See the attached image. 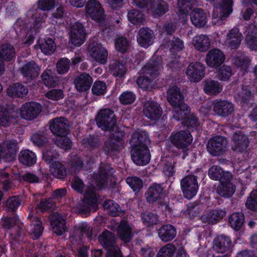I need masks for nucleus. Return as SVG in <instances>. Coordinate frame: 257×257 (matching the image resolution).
<instances>
[{
	"instance_id": "obj_7",
	"label": "nucleus",
	"mask_w": 257,
	"mask_h": 257,
	"mask_svg": "<svg viewBox=\"0 0 257 257\" xmlns=\"http://www.w3.org/2000/svg\"><path fill=\"white\" fill-rule=\"evenodd\" d=\"M86 16L96 22L100 23L104 20L105 15L104 10L97 0H88L85 4Z\"/></svg>"
},
{
	"instance_id": "obj_63",
	"label": "nucleus",
	"mask_w": 257,
	"mask_h": 257,
	"mask_svg": "<svg viewBox=\"0 0 257 257\" xmlns=\"http://www.w3.org/2000/svg\"><path fill=\"white\" fill-rule=\"evenodd\" d=\"M70 61L67 58H61L56 64L57 71L59 74L66 73L70 69Z\"/></svg>"
},
{
	"instance_id": "obj_29",
	"label": "nucleus",
	"mask_w": 257,
	"mask_h": 257,
	"mask_svg": "<svg viewBox=\"0 0 257 257\" xmlns=\"http://www.w3.org/2000/svg\"><path fill=\"white\" fill-rule=\"evenodd\" d=\"M149 9L154 18H159L169 11V5L164 0H153Z\"/></svg>"
},
{
	"instance_id": "obj_56",
	"label": "nucleus",
	"mask_w": 257,
	"mask_h": 257,
	"mask_svg": "<svg viewBox=\"0 0 257 257\" xmlns=\"http://www.w3.org/2000/svg\"><path fill=\"white\" fill-rule=\"evenodd\" d=\"M182 124L184 126L187 127L186 130L193 131L197 128L199 125V120L197 116L194 114H189L184 120L182 121Z\"/></svg>"
},
{
	"instance_id": "obj_33",
	"label": "nucleus",
	"mask_w": 257,
	"mask_h": 257,
	"mask_svg": "<svg viewBox=\"0 0 257 257\" xmlns=\"http://www.w3.org/2000/svg\"><path fill=\"white\" fill-rule=\"evenodd\" d=\"M153 31L147 27L140 29L137 35V42L141 47L148 48L152 44Z\"/></svg>"
},
{
	"instance_id": "obj_27",
	"label": "nucleus",
	"mask_w": 257,
	"mask_h": 257,
	"mask_svg": "<svg viewBox=\"0 0 257 257\" xmlns=\"http://www.w3.org/2000/svg\"><path fill=\"white\" fill-rule=\"evenodd\" d=\"M101 245L107 250L118 247L116 244V237L113 233L108 230L104 231L98 237Z\"/></svg>"
},
{
	"instance_id": "obj_11",
	"label": "nucleus",
	"mask_w": 257,
	"mask_h": 257,
	"mask_svg": "<svg viewBox=\"0 0 257 257\" xmlns=\"http://www.w3.org/2000/svg\"><path fill=\"white\" fill-rule=\"evenodd\" d=\"M181 187L184 197L191 199L197 192L198 185L197 177L193 175H188L181 181Z\"/></svg>"
},
{
	"instance_id": "obj_53",
	"label": "nucleus",
	"mask_w": 257,
	"mask_h": 257,
	"mask_svg": "<svg viewBox=\"0 0 257 257\" xmlns=\"http://www.w3.org/2000/svg\"><path fill=\"white\" fill-rule=\"evenodd\" d=\"M40 48L44 54L51 55L55 50L56 44L52 38H47L44 39L43 43L40 44Z\"/></svg>"
},
{
	"instance_id": "obj_12",
	"label": "nucleus",
	"mask_w": 257,
	"mask_h": 257,
	"mask_svg": "<svg viewBox=\"0 0 257 257\" xmlns=\"http://www.w3.org/2000/svg\"><path fill=\"white\" fill-rule=\"evenodd\" d=\"M205 66L200 62L191 63L188 66L186 74L192 82H199L205 76Z\"/></svg>"
},
{
	"instance_id": "obj_15",
	"label": "nucleus",
	"mask_w": 257,
	"mask_h": 257,
	"mask_svg": "<svg viewBox=\"0 0 257 257\" xmlns=\"http://www.w3.org/2000/svg\"><path fill=\"white\" fill-rule=\"evenodd\" d=\"M226 145V138L222 136H216L209 140L207 149L210 154L218 156L223 153Z\"/></svg>"
},
{
	"instance_id": "obj_48",
	"label": "nucleus",
	"mask_w": 257,
	"mask_h": 257,
	"mask_svg": "<svg viewBox=\"0 0 257 257\" xmlns=\"http://www.w3.org/2000/svg\"><path fill=\"white\" fill-rule=\"evenodd\" d=\"M12 112L7 107L0 105V125L4 126H9L12 119H15L16 116L12 114Z\"/></svg>"
},
{
	"instance_id": "obj_5",
	"label": "nucleus",
	"mask_w": 257,
	"mask_h": 257,
	"mask_svg": "<svg viewBox=\"0 0 257 257\" xmlns=\"http://www.w3.org/2000/svg\"><path fill=\"white\" fill-rule=\"evenodd\" d=\"M97 125L102 131H111L116 125L117 120L113 110L109 108L100 109L95 117Z\"/></svg>"
},
{
	"instance_id": "obj_20",
	"label": "nucleus",
	"mask_w": 257,
	"mask_h": 257,
	"mask_svg": "<svg viewBox=\"0 0 257 257\" xmlns=\"http://www.w3.org/2000/svg\"><path fill=\"white\" fill-rule=\"evenodd\" d=\"M225 59V55L220 50L214 48L208 51L205 60L208 66L217 68L223 64Z\"/></svg>"
},
{
	"instance_id": "obj_2",
	"label": "nucleus",
	"mask_w": 257,
	"mask_h": 257,
	"mask_svg": "<svg viewBox=\"0 0 257 257\" xmlns=\"http://www.w3.org/2000/svg\"><path fill=\"white\" fill-rule=\"evenodd\" d=\"M149 136L146 131H141L132 135L130 141L132 161H150L151 156L147 142Z\"/></svg>"
},
{
	"instance_id": "obj_50",
	"label": "nucleus",
	"mask_w": 257,
	"mask_h": 257,
	"mask_svg": "<svg viewBox=\"0 0 257 257\" xmlns=\"http://www.w3.org/2000/svg\"><path fill=\"white\" fill-rule=\"evenodd\" d=\"M127 19L130 23L135 25H141L145 21V15L139 10L132 9L128 11Z\"/></svg>"
},
{
	"instance_id": "obj_42",
	"label": "nucleus",
	"mask_w": 257,
	"mask_h": 257,
	"mask_svg": "<svg viewBox=\"0 0 257 257\" xmlns=\"http://www.w3.org/2000/svg\"><path fill=\"white\" fill-rule=\"evenodd\" d=\"M193 45L196 50L200 52H205L210 46V41L206 35H197L193 39Z\"/></svg>"
},
{
	"instance_id": "obj_10",
	"label": "nucleus",
	"mask_w": 257,
	"mask_h": 257,
	"mask_svg": "<svg viewBox=\"0 0 257 257\" xmlns=\"http://www.w3.org/2000/svg\"><path fill=\"white\" fill-rule=\"evenodd\" d=\"M124 134L122 132L111 134L104 142L103 150L107 155L118 152L123 143Z\"/></svg>"
},
{
	"instance_id": "obj_58",
	"label": "nucleus",
	"mask_w": 257,
	"mask_h": 257,
	"mask_svg": "<svg viewBox=\"0 0 257 257\" xmlns=\"http://www.w3.org/2000/svg\"><path fill=\"white\" fill-rule=\"evenodd\" d=\"M232 75V72L231 67L226 65H223L216 72L217 78L223 81L228 80Z\"/></svg>"
},
{
	"instance_id": "obj_32",
	"label": "nucleus",
	"mask_w": 257,
	"mask_h": 257,
	"mask_svg": "<svg viewBox=\"0 0 257 257\" xmlns=\"http://www.w3.org/2000/svg\"><path fill=\"white\" fill-rule=\"evenodd\" d=\"M117 235L124 243L129 242L133 238L132 228L124 220H121L117 227Z\"/></svg>"
},
{
	"instance_id": "obj_25",
	"label": "nucleus",
	"mask_w": 257,
	"mask_h": 257,
	"mask_svg": "<svg viewBox=\"0 0 257 257\" xmlns=\"http://www.w3.org/2000/svg\"><path fill=\"white\" fill-rule=\"evenodd\" d=\"M93 79L91 76L86 72H83L74 80L75 87L79 92L89 90L92 85Z\"/></svg>"
},
{
	"instance_id": "obj_28",
	"label": "nucleus",
	"mask_w": 257,
	"mask_h": 257,
	"mask_svg": "<svg viewBox=\"0 0 257 257\" xmlns=\"http://www.w3.org/2000/svg\"><path fill=\"white\" fill-rule=\"evenodd\" d=\"M225 214L223 210H212L204 213L200 219L203 223L213 224L221 220Z\"/></svg>"
},
{
	"instance_id": "obj_64",
	"label": "nucleus",
	"mask_w": 257,
	"mask_h": 257,
	"mask_svg": "<svg viewBox=\"0 0 257 257\" xmlns=\"http://www.w3.org/2000/svg\"><path fill=\"white\" fill-rule=\"evenodd\" d=\"M245 205L252 211H257V189L250 193L247 199Z\"/></svg>"
},
{
	"instance_id": "obj_40",
	"label": "nucleus",
	"mask_w": 257,
	"mask_h": 257,
	"mask_svg": "<svg viewBox=\"0 0 257 257\" xmlns=\"http://www.w3.org/2000/svg\"><path fill=\"white\" fill-rule=\"evenodd\" d=\"M28 93L27 87L21 83H16L7 89L8 95L14 98H23L27 95Z\"/></svg>"
},
{
	"instance_id": "obj_19",
	"label": "nucleus",
	"mask_w": 257,
	"mask_h": 257,
	"mask_svg": "<svg viewBox=\"0 0 257 257\" xmlns=\"http://www.w3.org/2000/svg\"><path fill=\"white\" fill-rule=\"evenodd\" d=\"M143 112L146 117L151 120L160 118L162 114V109L158 102L154 100H148L145 102Z\"/></svg>"
},
{
	"instance_id": "obj_57",
	"label": "nucleus",
	"mask_w": 257,
	"mask_h": 257,
	"mask_svg": "<svg viewBox=\"0 0 257 257\" xmlns=\"http://www.w3.org/2000/svg\"><path fill=\"white\" fill-rule=\"evenodd\" d=\"M81 142L85 148L92 150L96 148L98 146L99 139L94 134H89L88 137L83 138Z\"/></svg>"
},
{
	"instance_id": "obj_41",
	"label": "nucleus",
	"mask_w": 257,
	"mask_h": 257,
	"mask_svg": "<svg viewBox=\"0 0 257 257\" xmlns=\"http://www.w3.org/2000/svg\"><path fill=\"white\" fill-rule=\"evenodd\" d=\"M230 180L220 182L217 188V193L223 197H229L234 193L235 187L230 182Z\"/></svg>"
},
{
	"instance_id": "obj_24",
	"label": "nucleus",
	"mask_w": 257,
	"mask_h": 257,
	"mask_svg": "<svg viewBox=\"0 0 257 257\" xmlns=\"http://www.w3.org/2000/svg\"><path fill=\"white\" fill-rule=\"evenodd\" d=\"M49 218L53 231L57 235H61L67 230L65 219L61 214L54 212L50 215Z\"/></svg>"
},
{
	"instance_id": "obj_54",
	"label": "nucleus",
	"mask_w": 257,
	"mask_h": 257,
	"mask_svg": "<svg viewBox=\"0 0 257 257\" xmlns=\"http://www.w3.org/2000/svg\"><path fill=\"white\" fill-rule=\"evenodd\" d=\"M159 65L156 61L147 63L143 68L145 73L149 74L152 79L156 78L159 74Z\"/></svg>"
},
{
	"instance_id": "obj_16",
	"label": "nucleus",
	"mask_w": 257,
	"mask_h": 257,
	"mask_svg": "<svg viewBox=\"0 0 257 257\" xmlns=\"http://www.w3.org/2000/svg\"><path fill=\"white\" fill-rule=\"evenodd\" d=\"M41 110L42 106L39 103L30 101L22 105L20 114L23 118L32 120L38 116Z\"/></svg>"
},
{
	"instance_id": "obj_60",
	"label": "nucleus",
	"mask_w": 257,
	"mask_h": 257,
	"mask_svg": "<svg viewBox=\"0 0 257 257\" xmlns=\"http://www.w3.org/2000/svg\"><path fill=\"white\" fill-rule=\"evenodd\" d=\"M136 94L130 91H125L122 92L119 96V100L123 105L132 104L136 100Z\"/></svg>"
},
{
	"instance_id": "obj_21",
	"label": "nucleus",
	"mask_w": 257,
	"mask_h": 257,
	"mask_svg": "<svg viewBox=\"0 0 257 257\" xmlns=\"http://www.w3.org/2000/svg\"><path fill=\"white\" fill-rule=\"evenodd\" d=\"M16 52L14 47L8 43L3 44L0 47V76L5 70L3 61H11L15 56Z\"/></svg>"
},
{
	"instance_id": "obj_55",
	"label": "nucleus",
	"mask_w": 257,
	"mask_h": 257,
	"mask_svg": "<svg viewBox=\"0 0 257 257\" xmlns=\"http://www.w3.org/2000/svg\"><path fill=\"white\" fill-rule=\"evenodd\" d=\"M21 202L22 200L19 196H14L6 201L5 207L6 211L14 212L20 206Z\"/></svg>"
},
{
	"instance_id": "obj_13",
	"label": "nucleus",
	"mask_w": 257,
	"mask_h": 257,
	"mask_svg": "<svg viewBox=\"0 0 257 257\" xmlns=\"http://www.w3.org/2000/svg\"><path fill=\"white\" fill-rule=\"evenodd\" d=\"M99 170L97 174L94 175V179L97 186L101 188L104 187L109 179L113 175V169L105 162H101L100 164Z\"/></svg>"
},
{
	"instance_id": "obj_8",
	"label": "nucleus",
	"mask_w": 257,
	"mask_h": 257,
	"mask_svg": "<svg viewBox=\"0 0 257 257\" xmlns=\"http://www.w3.org/2000/svg\"><path fill=\"white\" fill-rule=\"evenodd\" d=\"M172 144L180 149H187L192 143L193 137L189 130H180L172 132L170 136Z\"/></svg>"
},
{
	"instance_id": "obj_1",
	"label": "nucleus",
	"mask_w": 257,
	"mask_h": 257,
	"mask_svg": "<svg viewBox=\"0 0 257 257\" xmlns=\"http://www.w3.org/2000/svg\"><path fill=\"white\" fill-rule=\"evenodd\" d=\"M46 18V14L40 13L37 10L30 9L27 12L25 19H18L14 27L17 32L19 29L27 33L37 34L44 27Z\"/></svg>"
},
{
	"instance_id": "obj_39",
	"label": "nucleus",
	"mask_w": 257,
	"mask_h": 257,
	"mask_svg": "<svg viewBox=\"0 0 257 257\" xmlns=\"http://www.w3.org/2000/svg\"><path fill=\"white\" fill-rule=\"evenodd\" d=\"M222 90V86L217 81L211 79L204 81L203 90L208 95H216Z\"/></svg>"
},
{
	"instance_id": "obj_3",
	"label": "nucleus",
	"mask_w": 257,
	"mask_h": 257,
	"mask_svg": "<svg viewBox=\"0 0 257 257\" xmlns=\"http://www.w3.org/2000/svg\"><path fill=\"white\" fill-rule=\"evenodd\" d=\"M215 9L212 14V23L217 26L224 24V21L233 11V0H220L214 3Z\"/></svg>"
},
{
	"instance_id": "obj_37",
	"label": "nucleus",
	"mask_w": 257,
	"mask_h": 257,
	"mask_svg": "<svg viewBox=\"0 0 257 257\" xmlns=\"http://www.w3.org/2000/svg\"><path fill=\"white\" fill-rule=\"evenodd\" d=\"M190 16L192 24L196 27H203L207 23L206 15L201 9H194L190 14Z\"/></svg>"
},
{
	"instance_id": "obj_4",
	"label": "nucleus",
	"mask_w": 257,
	"mask_h": 257,
	"mask_svg": "<svg viewBox=\"0 0 257 257\" xmlns=\"http://www.w3.org/2000/svg\"><path fill=\"white\" fill-rule=\"evenodd\" d=\"M97 197L94 186H88L83 200L77 203L73 208V211L79 214L89 213L91 209L96 205Z\"/></svg>"
},
{
	"instance_id": "obj_62",
	"label": "nucleus",
	"mask_w": 257,
	"mask_h": 257,
	"mask_svg": "<svg viewBox=\"0 0 257 257\" xmlns=\"http://www.w3.org/2000/svg\"><path fill=\"white\" fill-rule=\"evenodd\" d=\"M153 79L149 76H140L138 77L136 83L142 89L149 91L151 89V83Z\"/></svg>"
},
{
	"instance_id": "obj_23",
	"label": "nucleus",
	"mask_w": 257,
	"mask_h": 257,
	"mask_svg": "<svg viewBox=\"0 0 257 257\" xmlns=\"http://www.w3.org/2000/svg\"><path fill=\"white\" fill-rule=\"evenodd\" d=\"M40 70V67L34 61L27 62L20 69L22 75L30 81L34 80L37 78Z\"/></svg>"
},
{
	"instance_id": "obj_49",
	"label": "nucleus",
	"mask_w": 257,
	"mask_h": 257,
	"mask_svg": "<svg viewBox=\"0 0 257 257\" xmlns=\"http://www.w3.org/2000/svg\"><path fill=\"white\" fill-rule=\"evenodd\" d=\"M42 80L47 87H55L59 83L58 77L53 75L50 69H46L41 75Z\"/></svg>"
},
{
	"instance_id": "obj_31",
	"label": "nucleus",
	"mask_w": 257,
	"mask_h": 257,
	"mask_svg": "<svg viewBox=\"0 0 257 257\" xmlns=\"http://www.w3.org/2000/svg\"><path fill=\"white\" fill-rule=\"evenodd\" d=\"M232 62L234 65L242 71L243 74L248 72L250 60L245 53L238 52L232 59Z\"/></svg>"
},
{
	"instance_id": "obj_26",
	"label": "nucleus",
	"mask_w": 257,
	"mask_h": 257,
	"mask_svg": "<svg viewBox=\"0 0 257 257\" xmlns=\"http://www.w3.org/2000/svg\"><path fill=\"white\" fill-rule=\"evenodd\" d=\"M234 144L233 150L236 151L243 152L249 146V140L246 135L240 131L235 132L231 138Z\"/></svg>"
},
{
	"instance_id": "obj_22",
	"label": "nucleus",
	"mask_w": 257,
	"mask_h": 257,
	"mask_svg": "<svg viewBox=\"0 0 257 257\" xmlns=\"http://www.w3.org/2000/svg\"><path fill=\"white\" fill-rule=\"evenodd\" d=\"M234 111V105L227 100H216L214 103L213 111L218 116L226 117Z\"/></svg>"
},
{
	"instance_id": "obj_45",
	"label": "nucleus",
	"mask_w": 257,
	"mask_h": 257,
	"mask_svg": "<svg viewBox=\"0 0 257 257\" xmlns=\"http://www.w3.org/2000/svg\"><path fill=\"white\" fill-rule=\"evenodd\" d=\"M114 46L116 51L122 54L121 56H125L126 54L132 53L128 51L130 47V41L124 37L120 36L115 39Z\"/></svg>"
},
{
	"instance_id": "obj_36",
	"label": "nucleus",
	"mask_w": 257,
	"mask_h": 257,
	"mask_svg": "<svg viewBox=\"0 0 257 257\" xmlns=\"http://www.w3.org/2000/svg\"><path fill=\"white\" fill-rule=\"evenodd\" d=\"M242 37L241 33L237 29H232L227 35L226 44L231 49H236L240 44Z\"/></svg>"
},
{
	"instance_id": "obj_44",
	"label": "nucleus",
	"mask_w": 257,
	"mask_h": 257,
	"mask_svg": "<svg viewBox=\"0 0 257 257\" xmlns=\"http://www.w3.org/2000/svg\"><path fill=\"white\" fill-rule=\"evenodd\" d=\"M103 206L107 213L112 216H121L124 214V211L121 210L119 205L112 200H105L103 204Z\"/></svg>"
},
{
	"instance_id": "obj_51",
	"label": "nucleus",
	"mask_w": 257,
	"mask_h": 257,
	"mask_svg": "<svg viewBox=\"0 0 257 257\" xmlns=\"http://www.w3.org/2000/svg\"><path fill=\"white\" fill-rule=\"evenodd\" d=\"M229 222L232 228L239 230L244 222V216L241 213H234L230 215Z\"/></svg>"
},
{
	"instance_id": "obj_30",
	"label": "nucleus",
	"mask_w": 257,
	"mask_h": 257,
	"mask_svg": "<svg viewBox=\"0 0 257 257\" xmlns=\"http://www.w3.org/2000/svg\"><path fill=\"white\" fill-rule=\"evenodd\" d=\"M167 100L173 107L184 103V95L178 87L174 86L168 91Z\"/></svg>"
},
{
	"instance_id": "obj_34",
	"label": "nucleus",
	"mask_w": 257,
	"mask_h": 257,
	"mask_svg": "<svg viewBox=\"0 0 257 257\" xmlns=\"http://www.w3.org/2000/svg\"><path fill=\"white\" fill-rule=\"evenodd\" d=\"M165 192L162 185L155 183L150 187L146 194L147 200L148 202L154 203L160 199Z\"/></svg>"
},
{
	"instance_id": "obj_52",
	"label": "nucleus",
	"mask_w": 257,
	"mask_h": 257,
	"mask_svg": "<svg viewBox=\"0 0 257 257\" xmlns=\"http://www.w3.org/2000/svg\"><path fill=\"white\" fill-rule=\"evenodd\" d=\"M253 94L250 90L243 89L238 95V101L242 106L250 105L253 102Z\"/></svg>"
},
{
	"instance_id": "obj_9",
	"label": "nucleus",
	"mask_w": 257,
	"mask_h": 257,
	"mask_svg": "<svg viewBox=\"0 0 257 257\" xmlns=\"http://www.w3.org/2000/svg\"><path fill=\"white\" fill-rule=\"evenodd\" d=\"M134 57L132 53L126 54L125 56H121V59L114 61L110 64V69L118 77H123L125 74L126 65L133 64L135 62Z\"/></svg>"
},
{
	"instance_id": "obj_14",
	"label": "nucleus",
	"mask_w": 257,
	"mask_h": 257,
	"mask_svg": "<svg viewBox=\"0 0 257 257\" xmlns=\"http://www.w3.org/2000/svg\"><path fill=\"white\" fill-rule=\"evenodd\" d=\"M70 41L74 46H80L85 41L86 33L85 27L80 22L75 23L69 32Z\"/></svg>"
},
{
	"instance_id": "obj_46",
	"label": "nucleus",
	"mask_w": 257,
	"mask_h": 257,
	"mask_svg": "<svg viewBox=\"0 0 257 257\" xmlns=\"http://www.w3.org/2000/svg\"><path fill=\"white\" fill-rule=\"evenodd\" d=\"M49 170L55 177L63 179L66 176V169L61 162H49Z\"/></svg>"
},
{
	"instance_id": "obj_43",
	"label": "nucleus",
	"mask_w": 257,
	"mask_h": 257,
	"mask_svg": "<svg viewBox=\"0 0 257 257\" xmlns=\"http://www.w3.org/2000/svg\"><path fill=\"white\" fill-rule=\"evenodd\" d=\"M173 117L177 120L182 121L190 114L189 106L185 102L173 107Z\"/></svg>"
},
{
	"instance_id": "obj_6",
	"label": "nucleus",
	"mask_w": 257,
	"mask_h": 257,
	"mask_svg": "<svg viewBox=\"0 0 257 257\" xmlns=\"http://www.w3.org/2000/svg\"><path fill=\"white\" fill-rule=\"evenodd\" d=\"M87 54L100 64L104 65L107 62L108 51L100 43L90 41L87 47Z\"/></svg>"
},
{
	"instance_id": "obj_59",
	"label": "nucleus",
	"mask_w": 257,
	"mask_h": 257,
	"mask_svg": "<svg viewBox=\"0 0 257 257\" xmlns=\"http://www.w3.org/2000/svg\"><path fill=\"white\" fill-rule=\"evenodd\" d=\"M107 86L103 81L96 80L93 83L91 91L96 96L104 95L106 92Z\"/></svg>"
},
{
	"instance_id": "obj_17",
	"label": "nucleus",
	"mask_w": 257,
	"mask_h": 257,
	"mask_svg": "<svg viewBox=\"0 0 257 257\" xmlns=\"http://www.w3.org/2000/svg\"><path fill=\"white\" fill-rule=\"evenodd\" d=\"M51 132L55 136L67 135L69 133L68 120L64 117H56L49 122Z\"/></svg>"
},
{
	"instance_id": "obj_18",
	"label": "nucleus",
	"mask_w": 257,
	"mask_h": 257,
	"mask_svg": "<svg viewBox=\"0 0 257 257\" xmlns=\"http://www.w3.org/2000/svg\"><path fill=\"white\" fill-rule=\"evenodd\" d=\"M232 247L231 239L224 235L217 236L213 241V249L219 253H231Z\"/></svg>"
},
{
	"instance_id": "obj_47",
	"label": "nucleus",
	"mask_w": 257,
	"mask_h": 257,
	"mask_svg": "<svg viewBox=\"0 0 257 257\" xmlns=\"http://www.w3.org/2000/svg\"><path fill=\"white\" fill-rule=\"evenodd\" d=\"M194 0H178V15L184 18L189 15L193 7Z\"/></svg>"
},
{
	"instance_id": "obj_35",
	"label": "nucleus",
	"mask_w": 257,
	"mask_h": 257,
	"mask_svg": "<svg viewBox=\"0 0 257 257\" xmlns=\"http://www.w3.org/2000/svg\"><path fill=\"white\" fill-rule=\"evenodd\" d=\"M176 228L171 224L164 225L158 230V236L163 242L173 240L176 236Z\"/></svg>"
},
{
	"instance_id": "obj_38",
	"label": "nucleus",
	"mask_w": 257,
	"mask_h": 257,
	"mask_svg": "<svg viewBox=\"0 0 257 257\" xmlns=\"http://www.w3.org/2000/svg\"><path fill=\"white\" fill-rule=\"evenodd\" d=\"M208 174L211 179L219 180L220 182L232 179V175L228 171H223L221 167L218 166H213L209 169Z\"/></svg>"
},
{
	"instance_id": "obj_61",
	"label": "nucleus",
	"mask_w": 257,
	"mask_h": 257,
	"mask_svg": "<svg viewBox=\"0 0 257 257\" xmlns=\"http://www.w3.org/2000/svg\"><path fill=\"white\" fill-rule=\"evenodd\" d=\"M143 222L147 226H151L157 224L158 222V216L151 212H145L142 214Z\"/></svg>"
}]
</instances>
